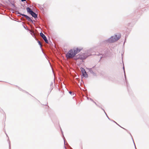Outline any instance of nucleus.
Returning a JSON list of instances; mask_svg holds the SVG:
<instances>
[{
    "label": "nucleus",
    "instance_id": "obj_22",
    "mask_svg": "<svg viewBox=\"0 0 149 149\" xmlns=\"http://www.w3.org/2000/svg\"><path fill=\"white\" fill-rule=\"evenodd\" d=\"M123 69L124 70V71H125V68H124V66H123Z\"/></svg>",
    "mask_w": 149,
    "mask_h": 149
},
{
    "label": "nucleus",
    "instance_id": "obj_28",
    "mask_svg": "<svg viewBox=\"0 0 149 149\" xmlns=\"http://www.w3.org/2000/svg\"><path fill=\"white\" fill-rule=\"evenodd\" d=\"M95 104H96L97 105V104H96V103H95Z\"/></svg>",
    "mask_w": 149,
    "mask_h": 149
},
{
    "label": "nucleus",
    "instance_id": "obj_6",
    "mask_svg": "<svg viewBox=\"0 0 149 149\" xmlns=\"http://www.w3.org/2000/svg\"><path fill=\"white\" fill-rule=\"evenodd\" d=\"M22 16L23 17H25L28 21L31 22L32 24H34L33 21L31 18L28 15L25 14H23L22 15Z\"/></svg>",
    "mask_w": 149,
    "mask_h": 149
},
{
    "label": "nucleus",
    "instance_id": "obj_30",
    "mask_svg": "<svg viewBox=\"0 0 149 149\" xmlns=\"http://www.w3.org/2000/svg\"><path fill=\"white\" fill-rule=\"evenodd\" d=\"M65 141H64V144H65Z\"/></svg>",
    "mask_w": 149,
    "mask_h": 149
},
{
    "label": "nucleus",
    "instance_id": "obj_11",
    "mask_svg": "<svg viewBox=\"0 0 149 149\" xmlns=\"http://www.w3.org/2000/svg\"><path fill=\"white\" fill-rule=\"evenodd\" d=\"M127 90L129 93L130 95H132V94L133 92L131 90V89L130 88H129L128 87Z\"/></svg>",
    "mask_w": 149,
    "mask_h": 149
},
{
    "label": "nucleus",
    "instance_id": "obj_31",
    "mask_svg": "<svg viewBox=\"0 0 149 149\" xmlns=\"http://www.w3.org/2000/svg\"><path fill=\"white\" fill-rule=\"evenodd\" d=\"M61 132L62 133H63V132H62V131L61 130Z\"/></svg>",
    "mask_w": 149,
    "mask_h": 149
},
{
    "label": "nucleus",
    "instance_id": "obj_5",
    "mask_svg": "<svg viewBox=\"0 0 149 149\" xmlns=\"http://www.w3.org/2000/svg\"><path fill=\"white\" fill-rule=\"evenodd\" d=\"M103 52L104 53L100 54L102 56L100 57V59L102 58L108 56L109 54V51L108 50L104 49L103 51Z\"/></svg>",
    "mask_w": 149,
    "mask_h": 149
},
{
    "label": "nucleus",
    "instance_id": "obj_4",
    "mask_svg": "<svg viewBox=\"0 0 149 149\" xmlns=\"http://www.w3.org/2000/svg\"><path fill=\"white\" fill-rule=\"evenodd\" d=\"M66 57L68 58H73L75 56L74 52L72 49L69 50L66 55Z\"/></svg>",
    "mask_w": 149,
    "mask_h": 149
},
{
    "label": "nucleus",
    "instance_id": "obj_21",
    "mask_svg": "<svg viewBox=\"0 0 149 149\" xmlns=\"http://www.w3.org/2000/svg\"><path fill=\"white\" fill-rule=\"evenodd\" d=\"M11 4L12 5H13V6H14V7L15 6V5L14 3H11Z\"/></svg>",
    "mask_w": 149,
    "mask_h": 149
},
{
    "label": "nucleus",
    "instance_id": "obj_14",
    "mask_svg": "<svg viewBox=\"0 0 149 149\" xmlns=\"http://www.w3.org/2000/svg\"><path fill=\"white\" fill-rule=\"evenodd\" d=\"M125 81L126 83V84H127V86L128 88V87L129 86V84L128 83L127 80H125Z\"/></svg>",
    "mask_w": 149,
    "mask_h": 149
},
{
    "label": "nucleus",
    "instance_id": "obj_17",
    "mask_svg": "<svg viewBox=\"0 0 149 149\" xmlns=\"http://www.w3.org/2000/svg\"><path fill=\"white\" fill-rule=\"evenodd\" d=\"M102 109L103 110V111H104V113H105V114H106V115L107 116V117L108 118L109 120H110L109 118L108 117V116H107V114L105 112V111L103 109Z\"/></svg>",
    "mask_w": 149,
    "mask_h": 149
},
{
    "label": "nucleus",
    "instance_id": "obj_32",
    "mask_svg": "<svg viewBox=\"0 0 149 149\" xmlns=\"http://www.w3.org/2000/svg\"><path fill=\"white\" fill-rule=\"evenodd\" d=\"M19 22H21V21H19Z\"/></svg>",
    "mask_w": 149,
    "mask_h": 149
},
{
    "label": "nucleus",
    "instance_id": "obj_18",
    "mask_svg": "<svg viewBox=\"0 0 149 149\" xmlns=\"http://www.w3.org/2000/svg\"><path fill=\"white\" fill-rule=\"evenodd\" d=\"M23 26V27H24V28H25L26 29V30H29V29H28V28L26 27V28L25 26L23 25V24L22 25Z\"/></svg>",
    "mask_w": 149,
    "mask_h": 149
},
{
    "label": "nucleus",
    "instance_id": "obj_7",
    "mask_svg": "<svg viewBox=\"0 0 149 149\" xmlns=\"http://www.w3.org/2000/svg\"><path fill=\"white\" fill-rule=\"evenodd\" d=\"M40 35L42 38L45 41L46 43H48V40L47 38L45 36L42 32L40 33Z\"/></svg>",
    "mask_w": 149,
    "mask_h": 149
},
{
    "label": "nucleus",
    "instance_id": "obj_29",
    "mask_svg": "<svg viewBox=\"0 0 149 149\" xmlns=\"http://www.w3.org/2000/svg\"><path fill=\"white\" fill-rule=\"evenodd\" d=\"M45 105H46V106H47V104H45Z\"/></svg>",
    "mask_w": 149,
    "mask_h": 149
},
{
    "label": "nucleus",
    "instance_id": "obj_13",
    "mask_svg": "<svg viewBox=\"0 0 149 149\" xmlns=\"http://www.w3.org/2000/svg\"><path fill=\"white\" fill-rule=\"evenodd\" d=\"M69 93L72 95L74 96L75 95V93L74 92H72L71 91H69Z\"/></svg>",
    "mask_w": 149,
    "mask_h": 149
},
{
    "label": "nucleus",
    "instance_id": "obj_16",
    "mask_svg": "<svg viewBox=\"0 0 149 149\" xmlns=\"http://www.w3.org/2000/svg\"><path fill=\"white\" fill-rule=\"evenodd\" d=\"M38 43L39 45H40V47H41V43L40 42L39 40H38Z\"/></svg>",
    "mask_w": 149,
    "mask_h": 149
},
{
    "label": "nucleus",
    "instance_id": "obj_3",
    "mask_svg": "<svg viewBox=\"0 0 149 149\" xmlns=\"http://www.w3.org/2000/svg\"><path fill=\"white\" fill-rule=\"evenodd\" d=\"M26 10L27 12L29 14H30L33 17H34V18H37V17L38 15L34 12L31 8L29 7H27L26 8Z\"/></svg>",
    "mask_w": 149,
    "mask_h": 149
},
{
    "label": "nucleus",
    "instance_id": "obj_9",
    "mask_svg": "<svg viewBox=\"0 0 149 149\" xmlns=\"http://www.w3.org/2000/svg\"><path fill=\"white\" fill-rule=\"evenodd\" d=\"M82 48L79 49L78 47L77 48L75 49H74V54L75 56L81 50Z\"/></svg>",
    "mask_w": 149,
    "mask_h": 149
},
{
    "label": "nucleus",
    "instance_id": "obj_8",
    "mask_svg": "<svg viewBox=\"0 0 149 149\" xmlns=\"http://www.w3.org/2000/svg\"><path fill=\"white\" fill-rule=\"evenodd\" d=\"M95 65L92 68H86V69H88V71L89 72H90L92 74H93L94 76H96V74L92 70V69L94 68Z\"/></svg>",
    "mask_w": 149,
    "mask_h": 149
},
{
    "label": "nucleus",
    "instance_id": "obj_1",
    "mask_svg": "<svg viewBox=\"0 0 149 149\" xmlns=\"http://www.w3.org/2000/svg\"><path fill=\"white\" fill-rule=\"evenodd\" d=\"M120 38V35L118 34V35L116 34L111 36L108 39L104 40L100 42V45L102 46L108 45L118 40Z\"/></svg>",
    "mask_w": 149,
    "mask_h": 149
},
{
    "label": "nucleus",
    "instance_id": "obj_19",
    "mask_svg": "<svg viewBox=\"0 0 149 149\" xmlns=\"http://www.w3.org/2000/svg\"><path fill=\"white\" fill-rule=\"evenodd\" d=\"M124 76H125V80H127V79H126V77L125 72V71H124Z\"/></svg>",
    "mask_w": 149,
    "mask_h": 149
},
{
    "label": "nucleus",
    "instance_id": "obj_25",
    "mask_svg": "<svg viewBox=\"0 0 149 149\" xmlns=\"http://www.w3.org/2000/svg\"><path fill=\"white\" fill-rule=\"evenodd\" d=\"M113 121L114 123H116V124H117L118 125V124H117L116 122L115 121ZM118 125H119L118 124Z\"/></svg>",
    "mask_w": 149,
    "mask_h": 149
},
{
    "label": "nucleus",
    "instance_id": "obj_12",
    "mask_svg": "<svg viewBox=\"0 0 149 149\" xmlns=\"http://www.w3.org/2000/svg\"><path fill=\"white\" fill-rule=\"evenodd\" d=\"M82 75L85 78H87L88 77V75L86 72V73H83V74H82Z\"/></svg>",
    "mask_w": 149,
    "mask_h": 149
},
{
    "label": "nucleus",
    "instance_id": "obj_23",
    "mask_svg": "<svg viewBox=\"0 0 149 149\" xmlns=\"http://www.w3.org/2000/svg\"><path fill=\"white\" fill-rule=\"evenodd\" d=\"M26 0H21L22 2H24Z\"/></svg>",
    "mask_w": 149,
    "mask_h": 149
},
{
    "label": "nucleus",
    "instance_id": "obj_20",
    "mask_svg": "<svg viewBox=\"0 0 149 149\" xmlns=\"http://www.w3.org/2000/svg\"><path fill=\"white\" fill-rule=\"evenodd\" d=\"M31 34L32 36H34V38H36V37L35 36V35H34V33H31Z\"/></svg>",
    "mask_w": 149,
    "mask_h": 149
},
{
    "label": "nucleus",
    "instance_id": "obj_27",
    "mask_svg": "<svg viewBox=\"0 0 149 149\" xmlns=\"http://www.w3.org/2000/svg\"><path fill=\"white\" fill-rule=\"evenodd\" d=\"M9 146H10V143H9Z\"/></svg>",
    "mask_w": 149,
    "mask_h": 149
},
{
    "label": "nucleus",
    "instance_id": "obj_10",
    "mask_svg": "<svg viewBox=\"0 0 149 149\" xmlns=\"http://www.w3.org/2000/svg\"><path fill=\"white\" fill-rule=\"evenodd\" d=\"M80 70L82 72V74H83V73H86V72L85 70V69L84 68H81Z\"/></svg>",
    "mask_w": 149,
    "mask_h": 149
},
{
    "label": "nucleus",
    "instance_id": "obj_26",
    "mask_svg": "<svg viewBox=\"0 0 149 149\" xmlns=\"http://www.w3.org/2000/svg\"><path fill=\"white\" fill-rule=\"evenodd\" d=\"M133 142H134V141H133ZM134 145L135 146V144L134 143ZM135 148H136V147H135Z\"/></svg>",
    "mask_w": 149,
    "mask_h": 149
},
{
    "label": "nucleus",
    "instance_id": "obj_2",
    "mask_svg": "<svg viewBox=\"0 0 149 149\" xmlns=\"http://www.w3.org/2000/svg\"><path fill=\"white\" fill-rule=\"evenodd\" d=\"M87 56L86 53H81L75 56L74 59L76 60L80 59L83 60L86 59Z\"/></svg>",
    "mask_w": 149,
    "mask_h": 149
},
{
    "label": "nucleus",
    "instance_id": "obj_24",
    "mask_svg": "<svg viewBox=\"0 0 149 149\" xmlns=\"http://www.w3.org/2000/svg\"><path fill=\"white\" fill-rule=\"evenodd\" d=\"M21 15H18L17 16H18V17H20L21 16Z\"/></svg>",
    "mask_w": 149,
    "mask_h": 149
},
{
    "label": "nucleus",
    "instance_id": "obj_15",
    "mask_svg": "<svg viewBox=\"0 0 149 149\" xmlns=\"http://www.w3.org/2000/svg\"><path fill=\"white\" fill-rule=\"evenodd\" d=\"M16 14H19V15H20L22 16V15L24 14H22V13H21L19 12L18 11H16Z\"/></svg>",
    "mask_w": 149,
    "mask_h": 149
}]
</instances>
